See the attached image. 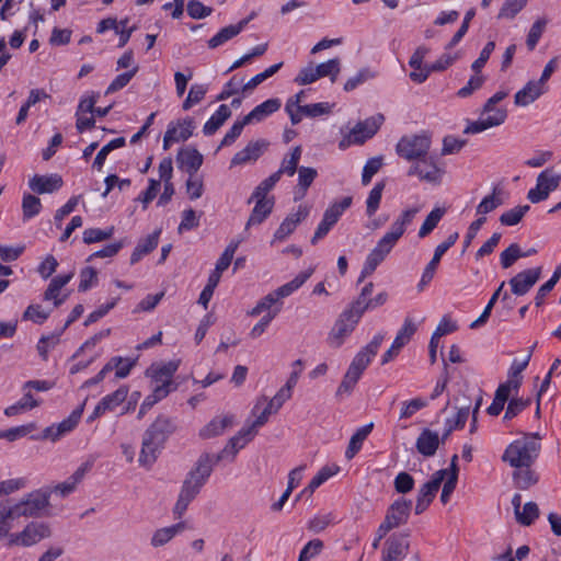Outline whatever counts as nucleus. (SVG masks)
<instances>
[{
	"label": "nucleus",
	"instance_id": "nucleus-1",
	"mask_svg": "<svg viewBox=\"0 0 561 561\" xmlns=\"http://www.w3.org/2000/svg\"><path fill=\"white\" fill-rule=\"evenodd\" d=\"M175 431L173 421L164 415H160L146 430L142 436L141 450L139 455L140 466H151L163 448L168 437Z\"/></svg>",
	"mask_w": 561,
	"mask_h": 561
},
{
	"label": "nucleus",
	"instance_id": "nucleus-2",
	"mask_svg": "<svg viewBox=\"0 0 561 561\" xmlns=\"http://www.w3.org/2000/svg\"><path fill=\"white\" fill-rule=\"evenodd\" d=\"M538 434L533 436H524L523 438L512 442L505 449L502 460L511 467L523 468L530 467L539 456L540 444L536 442Z\"/></svg>",
	"mask_w": 561,
	"mask_h": 561
},
{
	"label": "nucleus",
	"instance_id": "nucleus-3",
	"mask_svg": "<svg viewBox=\"0 0 561 561\" xmlns=\"http://www.w3.org/2000/svg\"><path fill=\"white\" fill-rule=\"evenodd\" d=\"M51 529L47 523L31 522L21 531L8 535V546L32 547L49 538Z\"/></svg>",
	"mask_w": 561,
	"mask_h": 561
},
{
	"label": "nucleus",
	"instance_id": "nucleus-4",
	"mask_svg": "<svg viewBox=\"0 0 561 561\" xmlns=\"http://www.w3.org/2000/svg\"><path fill=\"white\" fill-rule=\"evenodd\" d=\"M273 188L274 186H264V181L255 187L251 198L248 199V204H250L252 199L255 202L251 215L248 218V227L262 224L271 215L275 205V198L274 196H268V193Z\"/></svg>",
	"mask_w": 561,
	"mask_h": 561
},
{
	"label": "nucleus",
	"instance_id": "nucleus-5",
	"mask_svg": "<svg viewBox=\"0 0 561 561\" xmlns=\"http://www.w3.org/2000/svg\"><path fill=\"white\" fill-rule=\"evenodd\" d=\"M431 138L426 135L403 136L396 146L397 154L408 161H417L428 156Z\"/></svg>",
	"mask_w": 561,
	"mask_h": 561
},
{
	"label": "nucleus",
	"instance_id": "nucleus-6",
	"mask_svg": "<svg viewBox=\"0 0 561 561\" xmlns=\"http://www.w3.org/2000/svg\"><path fill=\"white\" fill-rule=\"evenodd\" d=\"M49 492L37 490L24 496L13 505L16 518L42 516L49 506Z\"/></svg>",
	"mask_w": 561,
	"mask_h": 561
},
{
	"label": "nucleus",
	"instance_id": "nucleus-7",
	"mask_svg": "<svg viewBox=\"0 0 561 561\" xmlns=\"http://www.w3.org/2000/svg\"><path fill=\"white\" fill-rule=\"evenodd\" d=\"M445 170L436 164L433 158L425 157L415 161L408 170L409 176H417L420 181L437 185L442 182Z\"/></svg>",
	"mask_w": 561,
	"mask_h": 561
},
{
	"label": "nucleus",
	"instance_id": "nucleus-8",
	"mask_svg": "<svg viewBox=\"0 0 561 561\" xmlns=\"http://www.w3.org/2000/svg\"><path fill=\"white\" fill-rule=\"evenodd\" d=\"M560 181V174H556L552 169H546L538 175L536 187L529 190L527 198L534 204L547 199L550 192L558 188Z\"/></svg>",
	"mask_w": 561,
	"mask_h": 561
},
{
	"label": "nucleus",
	"instance_id": "nucleus-9",
	"mask_svg": "<svg viewBox=\"0 0 561 561\" xmlns=\"http://www.w3.org/2000/svg\"><path fill=\"white\" fill-rule=\"evenodd\" d=\"M359 319L357 314H352L344 310L334 323L328 336V343L332 347H340L345 339L354 331Z\"/></svg>",
	"mask_w": 561,
	"mask_h": 561
},
{
	"label": "nucleus",
	"instance_id": "nucleus-10",
	"mask_svg": "<svg viewBox=\"0 0 561 561\" xmlns=\"http://www.w3.org/2000/svg\"><path fill=\"white\" fill-rule=\"evenodd\" d=\"M276 413L270 409L267 404V397H259L251 410L252 422L248 424V442L253 439L260 432V430L268 423L270 417Z\"/></svg>",
	"mask_w": 561,
	"mask_h": 561
},
{
	"label": "nucleus",
	"instance_id": "nucleus-11",
	"mask_svg": "<svg viewBox=\"0 0 561 561\" xmlns=\"http://www.w3.org/2000/svg\"><path fill=\"white\" fill-rule=\"evenodd\" d=\"M179 368V362L171 360L160 366H151L147 375L152 378V388H161L165 391V397L175 389L172 377Z\"/></svg>",
	"mask_w": 561,
	"mask_h": 561
},
{
	"label": "nucleus",
	"instance_id": "nucleus-12",
	"mask_svg": "<svg viewBox=\"0 0 561 561\" xmlns=\"http://www.w3.org/2000/svg\"><path fill=\"white\" fill-rule=\"evenodd\" d=\"M410 548L409 534L391 535L385 542L381 561H402Z\"/></svg>",
	"mask_w": 561,
	"mask_h": 561
},
{
	"label": "nucleus",
	"instance_id": "nucleus-13",
	"mask_svg": "<svg viewBox=\"0 0 561 561\" xmlns=\"http://www.w3.org/2000/svg\"><path fill=\"white\" fill-rule=\"evenodd\" d=\"M458 232H454L447 237V239L438 244L434 251V255L428 264L425 266L421 280L417 285L419 289L422 290L434 277L437 266L443 255L456 243L458 240Z\"/></svg>",
	"mask_w": 561,
	"mask_h": 561
},
{
	"label": "nucleus",
	"instance_id": "nucleus-14",
	"mask_svg": "<svg viewBox=\"0 0 561 561\" xmlns=\"http://www.w3.org/2000/svg\"><path fill=\"white\" fill-rule=\"evenodd\" d=\"M93 462V459H89L82 462L67 480L56 484L50 490V493H54L60 497H67L73 493L78 485L83 481L85 474L92 469Z\"/></svg>",
	"mask_w": 561,
	"mask_h": 561
},
{
	"label": "nucleus",
	"instance_id": "nucleus-15",
	"mask_svg": "<svg viewBox=\"0 0 561 561\" xmlns=\"http://www.w3.org/2000/svg\"><path fill=\"white\" fill-rule=\"evenodd\" d=\"M383 119V115L378 114L357 123L347 136V141L359 145L365 142L378 131Z\"/></svg>",
	"mask_w": 561,
	"mask_h": 561
},
{
	"label": "nucleus",
	"instance_id": "nucleus-16",
	"mask_svg": "<svg viewBox=\"0 0 561 561\" xmlns=\"http://www.w3.org/2000/svg\"><path fill=\"white\" fill-rule=\"evenodd\" d=\"M419 210V207H413L403 210L401 215L393 221V224L390 227V230L386 232L381 240L393 249L396 243L405 232L407 227L411 225V222L413 221Z\"/></svg>",
	"mask_w": 561,
	"mask_h": 561
},
{
	"label": "nucleus",
	"instance_id": "nucleus-17",
	"mask_svg": "<svg viewBox=\"0 0 561 561\" xmlns=\"http://www.w3.org/2000/svg\"><path fill=\"white\" fill-rule=\"evenodd\" d=\"M541 267L528 268L519 272L510 279L512 293L516 296L526 295L539 280Z\"/></svg>",
	"mask_w": 561,
	"mask_h": 561
},
{
	"label": "nucleus",
	"instance_id": "nucleus-18",
	"mask_svg": "<svg viewBox=\"0 0 561 561\" xmlns=\"http://www.w3.org/2000/svg\"><path fill=\"white\" fill-rule=\"evenodd\" d=\"M237 423L233 414L217 415L199 430V437L210 439L222 435L227 430L232 428Z\"/></svg>",
	"mask_w": 561,
	"mask_h": 561
},
{
	"label": "nucleus",
	"instance_id": "nucleus-19",
	"mask_svg": "<svg viewBox=\"0 0 561 561\" xmlns=\"http://www.w3.org/2000/svg\"><path fill=\"white\" fill-rule=\"evenodd\" d=\"M309 215V207L306 205H299L296 213L289 214L283 222L279 225L277 230L274 233L272 243L276 241H284L288 236H290L297 226L307 218Z\"/></svg>",
	"mask_w": 561,
	"mask_h": 561
},
{
	"label": "nucleus",
	"instance_id": "nucleus-20",
	"mask_svg": "<svg viewBox=\"0 0 561 561\" xmlns=\"http://www.w3.org/2000/svg\"><path fill=\"white\" fill-rule=\"evenodd\" d=\"M194 128L195 125L192 118L170 124L163 137V148L167 150L173 142L185 141L192 136Z\"/></svg>",
	"mask_w": 561,
	"mask_h": 561
},
{
	"label": "nucleus",
	"instance_id": "nucleus-21",
	"mask_svg": "<svg viewBox=\"0 0 561 561\" xmlns=\"http://www.w3.org/2000/svg\"><path fill=\"white\" fill-rule=\"evenodd\" d=\"M301 157V147L296 146L293 148L289 158H284L279 169L266 178L264 181V186H275L276 183L280 180L283 174H287L288 176H293L298 168V163Z\"/></svg>",
	"mask_w": 561,
	"mask_h": 561
},
{
	"label": "nucleus",
	"instance_id": "nucleus-22",
	"mask_svg": "<svg viewBox=\"0 0 561 561\" xmlns=\"http://www.w3.org/2000/svg\"><path fill=\"white\" fill-rule=\"evenodd\" d=\"M202 486V483L191 479L190 477L185 479L174 506V514L178 517H181L185 513L187 506L199 493Z\"/></svg>",
	"mask_w": 561,
	"mask_h": 561
},
{
	"label": "nucleus",
	"instance_id": "nucleus-23",
	"mask_svg": "<svg viewBox=\"0 0 561 561\" xmlns=\"http://www.w3.org/2000/svg\"><path fill=\"white\" fill-rule=\"evenodd\" d=\"M83 412V405L75 410L68 419L61 421L56 426H49L46 427L43 432V438L51 439L53 442H56L59 439L62 435L66 433L71 432L78 424L81 415Z\"/></svg>",
	"mask_w": 561,
	"mask_h": 561
},
{
	"label": "nucleus",
	"instance_id": "nucleus-24",
	"mask_svg": "<svg viewBox=\"0 0 561 561\" xmlns=\"http://www.w3.org/2000/svg\"><path fill=\"white\" fill-rule=\"evenodd\" d=\"M391 250L392 248L380 239L377 242V245L367 255L358 282H362L365 277L371 275Z\"/></svg>",
	"mask_w": 561,
	"mask_h": 561
},
{
	"label": "nucleus",
	"instance_id": "nucleus-25",
	"mask_svg": "<svg viewBox=\"0 0 561 561\" xmlns=\"http://www.w3.org/2000/svg\"><path fill=\"white\" fill-rule=\"evenodd\" d=\"M383 339L385 334L379 333L375 335L374 339L355 355L351 365L364 371L378 353Z\"/></svg>",
	"mask_w": 561,
	"mask_h": 561
},
{
	"label": "nucleus",
	"instance_id": "nucleus-26",
	"mask_svg": "<svg viewBox=\"0 0 561 561\" xmlns=\"http://www.w3.org/2000/svg\"><path fill=\"white\" fill-rule=\"evenodd\" d=\"M411 506V501L397 500L389 506L385 519L397 528L408 522Z\"/></svg>",
	"mask_w": 561,
	"mask_h": 561
},
{
	"label": "nucleus",
	"instance_id": "nucleus-27",
	"mask_svg": "<svg viewBox=\"0 0 561 561\" xmlns=\"http://www.w3.org/2000/svg\"><path fill=\"white\" fill-rule=\"evenodd\" d=\"M218 462L219 459H216L215 454H203L199 457L196 467L188 473L187 477L204 485L213 471V467Z\"/></svg>",
	"mask_w": 561,
	"mask_h": 561
},
{
	"label": "nucleus",
	"instance_id": "nucleus-28",
	"mask_svg": "<svg viewBox=\"0 0 561 561\" xmlns=\"http://www.w3.org/2000/svg\"><path fill=\"white\" fill-rule=\"evenodd\" d=\"M314 268L309 267L308 270L299 273L293 280L284 284L277 289L273 290L271 294L277 301V304H283L280 300L290 296L294 291L300 288L307 279L313 274Z\"/></svg>",
	"mask_w": 561,
	"mask_h": 561
},
{
	"label": "nucleus",
	"instance_id": "nucleus-29",
	"mask_svg": "<svg viewBox=\"0 0 561 561\" xmlns=\"http://www.w3.org/2000/svg\"><path fill=\"white\" fill-rule=\"evenodd\" d=\"M30 188L37 194L53 193L61 187L62 180L57 174L34 175L28 182Z\"/></svg>",
	"mask_w": 561,
	"mask_h": 561
},
{
	"label": "nucleus",
	"instance_id": "nucleus-30",
	"mask_svg": "<svg viewBox=\"0 0 561 561\" xmlns=\"http://www.w3.org/2000/svg\"><path fill=\"white\" fill-rule=\"evenodd\" d=\"M440 443L442 438H439L436 432L425 428L417 437L415 447L421 455L432 457L435 455Z\"/></svg>",
	"mask_w": 561,
	"mask_h": 561
},
{
	"label": "nucleus",
	"instance_id": "nucleus-31",
	"mask_svg": "<svg viewBox=\"0 0 561 561\" xmlns=\"http://www.w3.org/2000/svg\"><path fill=\"white\" fill-rule=\"evenodd\" d=\"M282 102L277 98L264 101L248 113V125L263 122L273 113L277 112Z\"/></svg>",
	"mask_w": 561,
	"mask_h": 561
},
{
	"label": "nucleus",
	"instance_id": "nucleus-32",
	"mask_svg": "<svg viewBox=\"0 0 561 561\" xmlns=\"http://www.w3.org/2000/svg\"><path fill=\"white\" fill-rule=\"evenodd\" d=\"M504 123V113L501 111H496L495 115H482L476 121L471 122L467 125L463 133L465 134H478L484 131L489 128L500 126Z\"/></svg>",
	"mask_w": 561,
	"mask_h": 561
},
{
	"label": "nucleus",
	"instance_id": "nucleus-33",
	"mask_svg": "<svg viewBox=\"0 0 561 561\" xmlns=\"http://www.w3.org/2000/svg\"><path fill=\"white\" fill-rule=\"evenodd\" d=\"M543 92V85L539 81H529L515 94L514 102L517 106H527L537 100Z\"/></svg>",
	"mask_w": 561,
	"mask_h": 561
},
{
	"label": "nucleus",
	"instance_id": "nucleus-34",
	"mask_svg": "<svg viewBox=\"0 0 561 561\" xmlns=\"http://www.w3.org/2000/svg\"><path fill=\"white\" fill-rule=\"evenodd\" d=\"M447 476V470H437L432 479L424 483L419 491L417 497L420 500L426 501L428 504L435 499L436 493L438 492L442 482L445 480Z\"/></svg>",
	"mask_w": 561,
	"mask_h": 561
},
{
	"label": "nucleus",
	"instance_id": "nucleus-35",
	"mask_svg": "<svg viewBox=\"0 0 561 561\" xmlns=\"http://www.w3.org/2000/svg\"><path fill=\"white\" fill-rule=\"evenodd\" d=\"M245 447V431L242 428L231 437L225 448L216 455V459L232 461L239 450Z\"/></svg>",
	"mask_w": 561,
	"mask_h": 561
},
{
	"label": "nucleus",
	"instance_id": "nucleus-36",
	"mask_svg": "<svg viewBox=\"0 0 561 561\" xmlns=\"http://www.w3.org/2000/svg\"><path fill=\"white\" fill-rule=\"evenodd\" d=\"M178 161L193 175L203 164V156L195 148H186L179 151Z\"/></svg>",
	"mask_w": 561,
	"mask_h": 561
},
{
	"label": "nucleus",
	"instance_id": "nucleus-37",
	"mask_svg": "<svg viewBox=\"0 0 561 561\" xmlns=\"http://www.w3.org/2000/svg\"><path fill=\"white\" fill-rule=\"evenodd\" d=\"M374 284L371 282L367 283L360 290L356 300H354L350 308L346 309L352 314H357V318L360 319L363 313L371 309L370 308V296L373 294Z\"/></svg>",
	"mask_w": 561,
	"mask_h": 561
},
{
	"label": "nucleus",
	"instance_id": "nucleus-38",
	"mask_svg": "<svg viewBox=\"0 0 561 561\" xmlns=\"http://www.w3.org/2000/svg\"><path fill=\"white\" fill-rule=\"evenodd\" d=\"M184 529L182 523L157 529L150 539V545L153 548H159L170 542L180 531Z\"/></svg>",
	"mask_w": 561,
	"mask_h": 561
},
{
	"label": "nucleus",
	"instance_id": "nucleus-39",
	"mask_svg": "<svg viewBox=\"0 0 561 561\" xmlns=\"http://www.w3.org/2000/svg\"><path fill=\"white\" fill-rule=\"evenodd\" d=\"M159 236L160 230H157L149 234L147 238L140 240L130 255V263H137L144 255L154 250L159 242Z\"/></svg>",
	"mask_w": 561,
	"mask_h": 561
},
{
	"label": "nucleus",
	"instance_id": "nucleus-40",
	"mask_svg": "<svg viewBox=\"0 0 561 561\" xmlns=\"http://www.w3.org/2000/svg\"><path fill=\"white\" fill-rule=\"evenodd\" d=\"M374 424L369 423L359 428L353 434L350 439L348 446L345 451V457L352 459L362 448L364 440L373 431Z\"/></svg>",
	"mask_w": 561,
	"mask_h": 561
},
{
	"label": "nucleus",
	"instance_id": "nucleus-41",
	"mask_svg": "<svg viewBox=\"0 0 561 561\" xmlns=\"http://www.w3.org/2000/svg\"><path fill=\"white\" fill-rule=\"evenodd\" d=\"M230 115L231 111L229 106L226 104L220 105L216 113L213 114V116L204 125L203 133L206 136L215 134L230 117Z\"/></svg>",
	"mask_w": 561,
	"mask_h": 561
},
{
	"label": "nucleus",
	"instance_id": "nucleus-42",
	"mask_svg": "<svg viewBox=\"0 0 561 561\" xmlns=\"http://www.w3.org/2000/svg\"><path fill=\"white\" fill-rule=\"evenodd\" d=\"M501 193L502 191L500 188L494 187L491 194L483 197L476 208L477 215H480V217H485L486 214L492 213L497 207L503 205Z\"/></svg>",
	"mask_w": 561,
	"mask_h": 561
},
{
	"label": "nucleus",
	"instance_id": "nucleus-43",
	"mask_svg": "<svg viewBox=\"0 0 561 561\" xmlns=\"http://www.w3.org/2000/svg\"><path fill=\"white\" fill-rule=\"evenodd\" d=\"M516 469L517 470L513 472V480L516 488L520 490H527L538 482L539 477L534 470L530 469V467H523Z\"/></svg>",
	"mask_w": 561,
	"mask_h": 561
},
{
	"label": "nucleus",
	"instance_id": "nucleus-44",
	"mask_svg": "<svg viewBox=\"0 0 561 561\" xmlns=\"http://www.w3.org/2000/svg\"><path fill=\"white\" fill-rule=\"evenodd\" d=\"M128 394V388L123 386L115 390L113 393L105 396L99 402V410L101 411H113L116 407L122 404Z\"/></svg>",
	"mask_w": 561,
	"mask_h": 561
},
{
	"label": "nucleus",
	"instance_id": "nucleus-45",
	"mask_svg": "<svg viewBox=\"0 0 561 561\" xmlns=\"http://www.w3.org/2000/svg\"><path fill=\"white\" fill-rule=\"evenodd\" d=\"M243 24L244 20L240 21L238 24L229 25L221 28L215 36H213L208 41V46L210 48H216L222 45L225 42L238 35L242 31Z\"/></svg>",
	"mask_w": 561,
	"mask_h": 561
},
{
	"label": "nucleus",
	"instance_id": "nucleus-46",
	"mask_svg": "<svg viewBox=\"0 0 561 561\" xmlns=\"http://www.w3.org/2000/svg\"><path fill=\"white\" fill-rule=\"evenodd\" d=\"M469 407L460 408L453 419L446 420V428L442 436V444L445 443V440L449 437L453 431L462 428L465 426L469 416Z\"/></svg>",
	"mask_w": 561,
	"mask_h": 561
},
{
	"label": "nucleus",
	"instance_id": "nucleus-47",
	"mask_svg": "<svg viewBox=\"0 0 561 561\" xmlns=\"http://www.w3.org/2000/svg\"><path fill=\"white\" fill-rule=\"evenodd\" d=\"M352 201L353 199L351 196H345L341 202L332 204L325 209L323 218L328 221V224H332L334 226L342 214L351 207Z\"/></svg>",
	"mask_w": 561,
	"mask_h": 561
},
{
	"label": "nucleus",
	"instance_id": "nucleus-48",
	"mask_svg": "<svg viewBox=\"0 0 561 561\" xmlns=\"http://www.w3.org/2000/svg\"><path fill=\"white\" fill-rule=\"evenodd\" d=\"M339 472L337 466H324L320 469V471L312 478L309 484L304 489V492H309L312 494L321 484H323L328 479Z\"/></svg>",
	"mask_w": 561,
	"mask_h": 561
},
{
	"label": "nucleus",
	"instance_id": "nucleus-49",
	"mask_svg": "<svg viewBox=\"0 0 561 561\" xmlns=\"http://www.w3.org/2000/svg\"><path fill=\"white\" fill-rule=\"evenodd\" d=\"M341 70V60L339 58L330 59L325 62H321L314 67L319 79L323 77H330L331 81L334 82Z\"/></svg>",
	"mask_w": 561,
	"mask_h": 561
},
{
	"label": "nucleus",
	"instance_id": "nucleus-50",
	"mask_svg": "<svg viewBox=\"0 0 561 561\" xmlns=\"http://www.w3.org/2000/svg\"><path fill=\"white\" fill-rule=\"evenodd\" d=\"M445 214L444 208H434L425 218L419 230V238H425L428 236L438 225Z\"/></svg>",
	"mask_w": 561,
	"mask_h": 561
},
{
	"label": "nucleus",
	"instance_id": "nucleus-51",
	"mask_svg": "<svg viewBox=\"0 0 561 561\" xmlns=\"http://www.w3.org/2000/svg\"><path fill=\"white\" fill-rule=\"evenodd\" d=\"M539 507L535 502H527L515 516L518 524L530 526L539 517Z\"/></svg>",
	"mask_w": 561,
	"mask_h": 561
},
{
	"label": "nucleus",
	"instance_id": "nucleus-52",
	"mask_svg": "<svg viewBox=\"0 0 561 561\" xmlns=\"http://www.w3.org/2000/svg\"><path fill=\"white\" fill-rule=\"evenodd\" d=\"M383 190H385V183L378 182L375 184V186L369 192L367 201H366V214L368 217L374 216L376 214V211L378 210Z\"/></svg>",
	"mask_w": 561,
	"mask_h": 561
},
{
	"label": "nucleus",
	"instance_id": "nucleus-53",
	"mask_svg": "<svg viewBox=\"0 0 561 561\" xmlns=\"http://www.w3.org/2000/svg\"><path fill=\"white\" fill-rule=\"evenodd\" d=\"M115 228L113 226L102 230L100 228H90L83 232V242L85 244H92L102 242L110 239L114 234Z\"/></svg>",
	"mask_w": 561,
	"mask_h": 561
},
{
	"label": "nucleus",
	"instance_id": "nucleus-54",
	"mask_svg": "<svg viewBox=\"0 0 561 561\" xmlns=\"http://www.w3.org/2000/svg\"><path fill=\"white\" fill-rule=\"evenodd\" d=\"M125 142L126 141L124 137H118L103 146L94 159L93 167L96 168L98 170H101L103 168L107 154L114 149L124 147Z\"/></svg>",
	"mask_w": 561,
	"mask_h": 561
},
{
	"label": "nucleus",
	"instance_id": "nucleus-55",
	"mask_svg": "<svg viewBox=\"0 0 561 561\" xmlns=\"http://www.w3.org/2000/svg\"><path fill=\"white\" fill-rule=\"evenodd\" d=\"M41 199L32 194H25L22 201L23 219L28 220L39 214Z\"/></svg>",
	"mask_w": 561,
	"mask_h": 561
},
{
	"label": "nucleus",
	"instance_id": "nucleus-56",
	"mask_svg": "<svg viewBox=\"0 0 561 561\" xmlns=\"http://www.w3.org/2000/svg\"><path fill=\"white\" fill-rule=\"evenodd\" d=\"M529 208L530 207L528 205H523L516 206L507 211H504L500 216V222L504 226H515L523 219V217L529 210Z\"/></svg>",
	"mask_w": 561,
	"mask_h": 561
},
{
	"label": "nucleus",
	"instance_id": "nucleus-57",
	"mask_svg": "<svg viewBox=\"0 0 561 561\" xmlns=\"http://www.w3.org/2000/svg\"><path fill=\"white\" fill-rule=\"evenodd\" d=\"M245 93V82L244 77L241 75H236L231 78V80L227 83L225 90L221 92L219 99L229 98L232 95H244Z\"/></svg>",
	"mask_w": 561,
	"mask_h": 561
},
{
	"label": "nucleus",
	"instance_id": "nucleus-58",
	"mask_svg": "<svg viewBox=\"0 0 561 561\" xmlns=\"http://www.w3.org/2000/svg\"><path fill=\"white\" fill-rule=\"evenodd\" d=\"M548 21L546 19H538L530 27L527 38L526 45L529 50H534L537 46L541 35L545 32L546 25Z\"/></svg>",
	"mask_w": 561,
	"mask_h": 561
},
{
	"label": "nucleus",
	"instance_id": "nucleus-59",
	"mask_svg": "<svg viewBox=\"0 0 561 561\" xmlns=\"http://www.w3.org/2000/svg\"><path fill=\"white\" fill-rule=\"evenodd\" d=\"M527 0H506L500 12L499 19H514L526 5Z\"/></svg>",
	"mask_w": 561,
	"mask_h": 561
},
{
	"label": "nucleus",
	"instance_id": "nucleus-60",
	"mask_svg": "<svg viewBox=\"0 0 561 561\" xmlns=\"http://www.w3.org/2000/svg\"><path fill=\"white\" fill-rule=\"evenodd\" d=\"M416 331V325L410 318H405L403 327L397 333L393 343L396 346H400L401 348L409 343L411 337Z\"/></svg>",
	"mask_w": 561,
	"mask_h": 561
},
{
	"label": "nucleus",
	"instance_id": "nucleus-61",
	"mask_svg": "<svg viewBox=\"0 0 561 561\" xmlns=\"http://www.w3.org/2000/svg\"><path fill=\"white\" fill-rule=\"evenodd\" d=\"M277 306L282 308L283 304H277L275 298L270 293L263 297L250 312H248V316L255 317L260 316L261 313L265 314L273 311Z\"/></svg>",
	"mask_w": 561,
	"mask_h": 561
},
{
	"label": "nucleus",
	"instance_id": "nucleus-62",
	"mask_svg": "<svg viewBox=\"0 0 561 561\" xmlns=\"http://www.w3.org/2000/svg\"><path fill=\"white\" fill-rule=\"evenodd\" d=\"M280 312V307L277 306L276 308H274L273 311L268 312V313H265L263 314V317L257 321V323H255L253 325V328L251 329L250 331V336L252 339H257L260 337L266 330V328L268 327V324L271 323V321Z\"/></svg>",
	"mask_w": 561,
	"mask_h": 561
},
{
	"label": "nucleus",
	"instance_id": "nucleus-63",
	"mask_svg": "<svg viewBox=\"0 0 561 561\" xmlns=\"http://www.w3.org/2000/svg\"><path fill=\"white\" fill-rule=\"evenodd\" d=\"M520 257H523L520 247L512 243L501 253L500 262L503 268H508Z\"/></svg>",
	"mask_w": 561,
	"mask_h": 561
},
{
	"label": "nucleus",
	"instance_id": "nucleus-64",
	"mask_svg": "<svg viewBox=\"0 0 561 561\" xmlns=\"http://www.w3.org/2000/svg\"><path fill=\"white\" fill-rule=\"evenodd\" d=\"M49 314L50 311H45L41 305H30L23 313V320L41 324L48 319Z\"/></svg>",
	"mask_w": 561,
	"mask_h": 561
}]
</instances>
